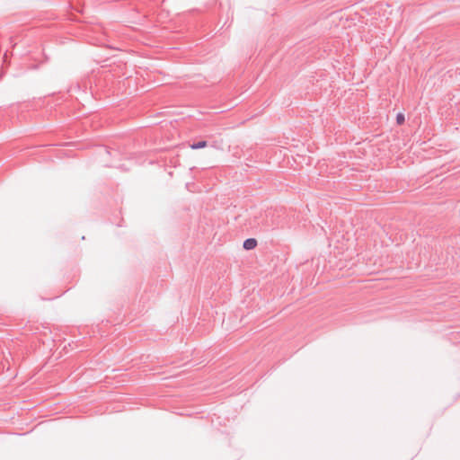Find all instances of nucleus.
I'll return each instance as SVG.
<instances>
[{
	"mask_svg": "<svg viewBox=\"0 0 460 460\" xmlns=\"http://www.w3.org/2000/svg\"><path fill=\"white\" fill-rule=\"evenodd\" d=\"M260 217L261 218V222L254 226L256 231L265 233L273 227V220L269 218L268 214L261 215Z\"/></svg>",
	"mask_w": 460,
	"mask_h": 460,
	"instance_id": "obj_1",
	"label": "nucleus"
},
{
	"mask_svg": "<svg viewBox=\"0 0 460 460\" xmlns=\"http://www.w3.org/2000/svg\"><path fill=\"white\" fill-rule=\"evenodd\" d=\"M257 246V240L254 238H248L244 240L243 247V249L249 251L252 250Z\"/></svg>",
	"mask_w": 460,
	"mask_h": 460,
	"instance_id": "obj_2",
	"label": "nucleus"
},
{
	"mask_svg": "<svg viewBox=\"0 0 460 460\" xmlns=\"http://www.w3.org/2000/svg\"><path fill=\"white\" fill-rule=\"evenodd\" d=\"M208 146V141L206 140H200V141H198V142H194L192 144L190 145V147L193 150L195 149H200V148H204L206 146Z\"/></svg>",
	"mask_w": 460,
	"mask_h": 460,
	"instance_id": "obj_3",
	"label": "nucleus"
},
{
	"mask_svg": "<svg viewBox=\"0 0 460 460\" xmlns=\"http://www.w3.org/2000/svg\"><path fill=\"white\" fill-rule=\"evenodd\" d=\"M404 121H405V117H404V115H403L402 113H401V112H400V113H398V114L396 115V123H397L398 125H402V124L404 123Z\"/></svg>",
	"mask_w": 460,
	"mask_h": 460,
	"instance_id": "obj_4",
	"label": "nucleus"
},
{
	"mask_svg": "<svg viewBox=\"0 0 460 460\" xmlns=\"http://www.w3.org/2000/svg\"><path fill=\"white\" fill-rule=\"evenodd\" d=\"M211 146L213 147H216V148H221L220 146L218 145V143L217 141L213 142V144L211 145Z\"/></svg>",
	"mask_w": 460,
	"mask_h": 460,
	"instance_id": "obj_5",
	"label": "nucleus"
}]
</instances>
